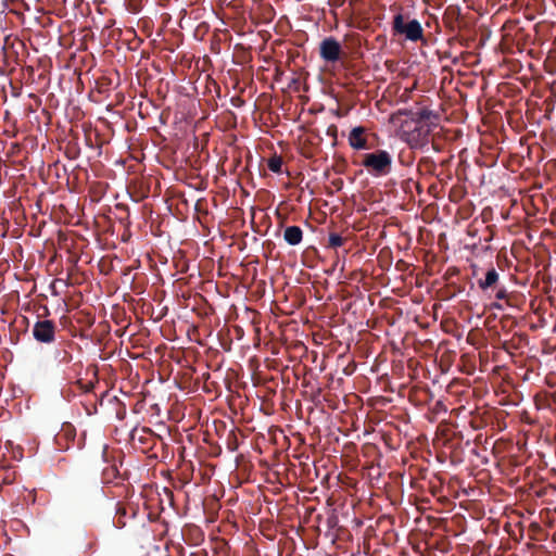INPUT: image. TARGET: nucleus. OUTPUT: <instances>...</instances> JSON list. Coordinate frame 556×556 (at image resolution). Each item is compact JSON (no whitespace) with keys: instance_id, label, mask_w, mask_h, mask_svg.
Here are the masks:
<instances>
[{"instance_id":"ddd939ff","label":"nucleus","mask_w":556,"mask_h":556,"mask_svg":"<svg viewBox=\"0 0 556 556\" xmlns=\"http://www.w3.org/2000/svg\"><path fill=\"white\" fill-rule=\"evenodd\" d=\"M326 134H327V136H329L330 138L333 139V144H336L337 143V137H338V127L334 124L330 125L327 128Z\"/></svg>"},{"instance_id":"aec40b11","label":"nucleus","mask_w":556,"mask_h":556,"mask_svg":"<svg viewBox=\"0 0 556 556\" xmlns=\"http://www.w3.org/2000/svg\"><path fill=\"white\" fill-rule=\"evenodd\" d=\"M143 431L146 432V429H143ZM147 433L151 434L152 432H151V430H148Z\"/></svg>"},{"instance_id":"f257e3e1","label":"nucleus","mask_w":556,"mask_h":556,"mask_svg":"<svg viewBox=\"0 0 556 556\" xmlns=\"http://www.w3.org/2000/svg\"><path fill=\"white\" fill-rule=\"evenodd\" d=\"M391 30L393 36H401L412 42L424 40V28L420 22L412 18L409 13H404L402 9L394 14Z\"/></svg>"},{"instance_id":"f3484780","label":"nucleus","mask_w":556,"mask_h":556,"mask_svg":"<svg viewBox=\"0 0 556 556\" xmlns=\"http://www.w3.org/2000/svg\"><path fill=\"white\" fill-rule=\"evenodd\" d=\"M345 0H329V5L340 8L344 4Z\"/></svg>"},{"instance_id":"f03ea898","label":"nucleus","mask_w":556,"mask_h":556,"mask_svg":"<svg viewBox=\"0 0 556 556\" xmlns=\"http://www.w3.org/2000/svg\"><path fill=\"white\" fill-rule=\"evenodd\" d=\"M148 517L149 514L146 510L141 511L134 503H117L113 525L118 529L126 527L135 529L144 527Z\"/></svg>"},{"instance_id":"9d476101","label":"nucleus","mask_w":556,"mask_h":556,"mask_svg":"<svg viewBox=\"0 0 556 556\" xmlns=\"http://www.w3.org/2000/svg\"><path fill=\"white\" fill-rule=\"evenodd\" d=\"M267 167L273 173L279 174L281 173L282 167V159L279 155L271 156L267 162Z\"/></svg>"},{"instance_id":"0eeeda50","label":"nucleus","mask_w":556,"mask_h":556,"mask_svg":"<svg viewBox=\"0 0 556 556\" xmlns=\"http://www.w3.org/2000/svg\"><path fill=\"white\" fill-rule=\"evenodd\" d=\"M75 430L71 425L63 426L61 431L55 435V443L62 450L68 448V442L74 441Z\"/></svg>"},{"instance_id":"1a4fd4ad","label":"nucleus","mask_w":556,"mask_h":556,"mask_svg":"<svg viewBox=\"0 0 556 556\" xmlns=\"http://www.w3.org/2000/svg\"><path fill=\"white\" fill-rule=\"evenodd\" d=\"M283 239L290 245H296L303 239V231L299 226H288L283 231Z\"/></svg>"},{"instance_id":"a211bd4d","label":"nucleus","mask_w":556,"mask_h":556,"mask_svg":"<svg viewBox=\"0 0 556 556\" xmlns=\"http://www.w3.org/2000/svg\"><path fill=\"white\" fill-rule=\"evenodd\" d=\"M231 102H232V104H233V105H236V106H240V105H242V104H243V100H242L241 98H239V97L232 98V99H231Z\"/></svg>"},{"instance_id":"6ab92c4d","label":"nucleus","mask_w":556,"mask_h":556,"mask_svg":"<svg viewBox=\"0 0 556 556\" xmlns=\"http://www.w3.org/2000/svg\"><path fill=\"white\" fill-rule=\"evenodd\" d=\"M494 307L502 309V305H500V304H494Z\"/></svg>"},{"instance_id":"f8f14e48","label":"nucleus","mask_w":556,"mask_h":556,"mask_svg":"<svg viewBox=\"0 0 556 556\" xmlns=\"http://www.w3.org/2000/svg\"><path fill=\"white\" fill-rule=\"evenodd\" d=\"M119 475L118 469L115 466H110L103 470V480L111 482L113 478Z\"/></svg>"},{"instance_id":"7ed1b4c3","label":"nucleus","mask_w":556,"mask_h":556,"mask_svg":"<svg viewBox=\"0 0 556 556\" xmlns=\"http://www.w3.org/2000/svg\"><path fill=\"white\" fill-rule=\"evenodd\" d=\"M363 166L376 176H384L390 173L392 157L386 150H378L364 155Z\"/></svg>"},{"instance_id":"9b49d317","label":"nucleus","mask_w":556,"mask_h":556,"mask_svg":"<svg viewBox=\"0 0 556 556\" xmlns=\"http://www.w3.org/2000/svg\"><path fill=\"white\" fill-rule=\"evenodd\" d=\"M344 242L345 239L343 237H341L339 233L331 232L328 239V248L337 249L342 247Z\"/></svg>"},{"instance_id":"4468645a","label":"nucleus","mask_w":556,"mask_h":556,"mask_svg":"<svg viewBox=\"0 0 556 556\" xmlns=\"http://www.w3.org/2000/svg\"><path fill=\"white\" fill-rule=\"evenodd\" d=\"M495 298L497 300H506L508 298V292L505 287H498L495 293Z\"/></svg>"},{"instance_id":"6e6552de","label":"nucleus","mask_w":556,"mask_h":556,"mask_svg":"<svg viewBox=\"0 0 556 556\" xmlns=\"http://www.w3.org/2000/svg\"><path fill=\"white\" fill-rule=\"evenodd\" d=\"M500 280V275L494 267H491L483 279L478 280V286L482 291H486L491 288H496Z\"/></svg>"},{"instance_id":"2eb2a0df","label":"nucleus","mask_w":556,"mask_h":556,"mask_svg":"<svg viewBox=\"0 0 556 556\" xmlns=\"http://www.w3.org/2000/svg\"><path fill=\"white\" fill-rule=\"evenodd\" d=\"M417 121H426V119H429L430 115H431V111L427 110V109H422L420 110L417 114Z\"/></svg>"},{"instance_id":"423d86ee","label":"nucleus","mask_w":556,"mask_h":556,"mask_svg":"<svg viewBox=\"0 0 556 556\" xmlns=\"http://www.w3.org/2000/svg\"><path fill=\"white\" fill-rule=\"evenodd\" d=\"M367 129L363 126L354 127L349 134V144L355 150H367L369 149L367 137Z\"/></svg>"},{"instance_id":"dca6fc26","label":"nucleus","mask_w":556,"mask_h":556,"mask_svg":"<svg viewBox=\"0 0 556 556\" xmlns=\"http://www.w3.org/2000/svg\"><path fill=\"white\" fill-rule=\"evenodd\" d=\"M58 357H59V361L63 362V363H68L72 359V355L65 350L59 352Z\"/></svg>"},{"instance_id":"39448f33","label":"nucleus","mask_w":556,"mask_h":556,"mask_svg":"<svg viewBox=\"0 0 556 556\" xmlns=\"http://www.w3.org/2000/svg\"><path fill=\"white\" fill-rule=\"evenodd\" d=\"M341 52V45L332 37H328L320 42L319 54L326 62L334 63L339 61Z\"/></svg>"},{"instance_id":"20e7f679","label":"nucleus","mask_w":556,"mask_h":556,"mask_svg":"<svg viewBox=\"0 0 556 556\" xmlns=\"http://www.w3.org/2000/svg\"><path fill=\"white\" fill-rule=\"evenodd\" d=\"M56 326L53 320H38L33 328V336L37 342L50 344L55 339Z\"/></svg>"}]
</instances>
